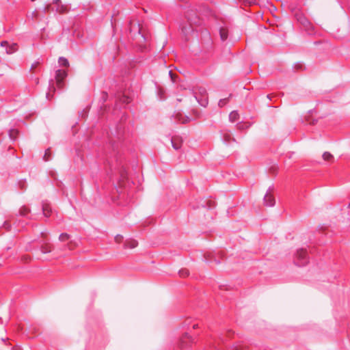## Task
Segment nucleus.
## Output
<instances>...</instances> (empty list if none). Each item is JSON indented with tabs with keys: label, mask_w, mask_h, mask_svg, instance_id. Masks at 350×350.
I'll return each mask as SVG.
<instances>
[{
	"label": "nucleus",
	"mask_w": 350,
	"mask_h": 350,
	"mask_svg": "<svg viewBox=\"0 0 350 350\" xmlns=\"http://www.w3.org/2000/svg\"><path fill=\"white\" fill-rule=\"evenodd\" d=\"M42 211H43V214L46 217H49L51 215V209L48 204H44V205H43V207H42Z\"/></svg>",
	"instance_id": "obj_6"
},
{
	"label": "nucleus",
	"mask_w": 350,
	"mask_h": 350,
	"mask_svg": "<svg viewBox=\"0 0 350 350\" xmlns=\"http://www.w3.org/2000/svg\"><path fill=\"white\" fill-rule=\"evenodd\" d=\"M137 31L139 35H140V27H139V25H138V24H133V25H132L131 27V31Z\"/></svg>",
	"instance_id": "obj_11"
},
{
	"label": "nucleus",
	"mask_w": 350,
	"mask_h": 350,
	"mask_svg": "<svg viewBox=\"0 0 350 350\" xmlns=\"http://www.w3.org/2000/svg\"><path fill=\"white\" fill-rule=\"evenodd\" d=\"M297 257L300 259H304L307 255V252L305 250L301 249L297 251Z\"/></svg>",
	"instance_id": "obj_8"
},
{
	"label": "nucleus",
	"mask_w": 350,
	"mask_h": 350,
	"mask_svg": "<svg viewBox=\"0 0 350 350\" xmlns=\"http://www.w3.org/2000/svg\"><path fill=\"white\" fill-rule=\"evenodd\" d=\"M47 236V232L46 231L41 232V237L45 238Z\"/></svg>",
	"instance_id": "obj_27"
},
{
	"label": "nucleus",
	"mask_w": 350,
	"mask_h": 350,
	"mask_svg": "<svg viewBox=\"0 0 350 350\" xmlns=\"http://www.w3.org/2000/svg\"><path fill=\"white\" fill-rule=\"evenodd\" d=\"M323 158L325 161H331L332 160H333L334 157L329 152H325L323 154Z\"/></svg>",
	"instance_id": "obj_7"
},
{
	"label": "nucleus",
	"mask_w": 350,
	"mask_h": 350,
	"mask_svg": "<svg viewBox=\"0 0 350 350\" xmlns=\"http://www.w3.org/2000/svg\"><path fill=\"white\" fill-rule=\"evenodd\" d=\"M238 113L236 111H232L230 114V119L234 122L237 119Z\"/></svg>",
	"instance_id": "obj_15"
},
{
	"label": "nucleus",
	"mask_w": 350,
	"mask_h": 350,
	"mask_svg": "<svg viewBox=\"0 0 350 350\" xmlns=\"http://www.w3.org/2000/svg\"><path fill=\"white\" fill-rule=\"evenodd\" d=\"M67 10L66 7L62 6L61 9L58 10L59 12H64Z\"/></svg>",
	"instance_id": "obj_25"
},
{
	"label": "nucleus",
	"mask_w": 350,
	"mask_h": 350,
	"mask_svg": "<svg viewBox=\"0 0 350 350\" xmlns=\"http://www.w3.org/2000/svg\"><path fill=\"white\" fill-rule=\"evenodd\" d=\"M264 201L267 206H273L274 204V198L269 193H267L265 195V196L264 198Z\"/></svg>",
	"instance_id": "obj_3"
},
{
	"label": "nucleus",
	"mask_w": 350,
	"mask_h": 350,
	"mask_svg": "<svg viewBox=\"0 0 350 350\" xmlns=\"http://www.w3.org/2000/svg\"><path fill=\"white\" fill-rule=\"evenodd\" d=\"M224 139L226 142H228L230 139V135L228 133H226L224 135Z\"/></svg>",
	"instance_id": "obj_23"
},
{
	"label": "nucleus",
	"mask_w": 350,
	"mask_h": 350,
	"mask_svg": "<svg viewBox=\"0 0 350 350\" xmlns=\"http://www.w3.org/2000/svg\"><path fill=\"white\" fill-rule=\"evenodd\" d=\"M59 62L61 65H62L64 66H66V67L69 66V63H68V59L64 57H59Z\"/></svg>",
	"instance_id": "obj_10"
},
{
	"label": "nucleus",
	"mask_w": 350,
	"mask_h": 350,
	"mask_svg": "<svg viewBox=\"0 0 350 350\" xmlns=\"http://www.w3.org/2000/svg\"><path fill=\"white\" fill-rule=\"evenodd\" d=\"M169 74H170V77H171V79H172V81L173 82H174V81H176V75L175 74H173V73L172 72V71H170V72H169Z\"/></svg>",
	"instance_id": "obj_19"
},
{
	"label": "nucleus",
	"mask_w": 350,
	"mask_h": 350,
	"mask_svg": "<svg viewBox=\"0 0 350 350\" xmlns=\"http://www.w3.org/2000/svg\"><path fill=\"white\" fill-rule=\"evenodd\" d=\"M40 251L42 254H48L52 251V245L49 243H44L40 247Z\"/></svg>",
	"instance_id": "obj_2"
},
{
	"label": "nucleus",
	"mask_w": 350,
	"mask_h": 350,
	"mask_svg": "<svg viewBox=\"0 0 350 350\" xmlns=\"http://www.w3.org/2000/svg\"><path fill=\"white\" fill-rule=\"evenodd\" d=\"M190 340V336L187 334H185L183 337V338L181 340V346L183 347L185 346V344L187 342Z\"/></svg>",
	"instance_id": "obj_13"
},
{
	"label": "nucleus",
	"mask_w": 350,
	"mask_h": 350,
	"mask_svg": "<svg viewBox=\"0 0 350 350\" xmlns=\"http://www.w3.org/2000/svg\"><path fill=\"white\" fill-rule=\"evenodd\" d=\"M199 92L202 94L206 93V90L204 89H201V88L199 90Z\"/></svg>",
	"instance_id": "obj_29"
},
{
	"label": "nucleus",
	"mask_w": 350,
	"mask_h": 350,
	"mask_svg": "<svg viewBox=\"0 0 350 350\" xmlns=\"http://www.w3.org/2000/svg\"><path fill=\"white\" fill-rule=\"evenodd\" d=\"M1 47H4V46H8V42L6 41H3L1 42Z\"/></svg>",
	"instance_id": "obj_26"
},
{
	"label": "nucleus",
	"mask_w": 350,
	"mask_h": 350,
	"mask_svg": "<svg viewBox=\"0 0 350 350\" xmlns=\"http://www.w3.org/2000/svg\"><path fill=\"white\" fill-rule=\"evenodd\" d=\"M49 154H50V150H49V149H48V150H46L45 154H44V159L46 161L48 160V157H49Z\"/></svg>",
	"instance_id": "obj_21"
},
{
	"label": "nucleus",
	"mask_w": 350,
	"mask_h": 350,
	"mask_svg": "<svg viewBox=\"0 0 350 350\" xmlns=\"http://www.w3.org/2000/svg\"><path fill=\"white\" fill-rule=\"evenodd\" d=\"M123 239V237L121 234H118L115 237V241L118 243H120Z\"/></svg>",
	"instance_id": "obj_17"
},
{
	"label": "nucleus",
	"mask_w": 350,
	"mask_h": 350,
	"mask_svg": "<svg viewBox=\"0 0 350 350\" xmlns=\"http://www.w3.org/2000/svg\"><path fill=\"white\" fill-rule=\"evenodd\" d=\"M233 350H243L241 346H235Z\"/></svg>",
	"instance_id": "obj_28"
},
{
	"label": "nucleus",
	"mask_w": 350,
	"mask_h": 350,
	"mask_svg": "<svg viewBox=\"0 0 350 350\" xmlns=\"http://www.w3.org/2000/svg\"><path fill=\"white\" fill-rule=\"evenodd\" d=\"M17 51V46L16 44H13L9 46H7L5 49V53L12 54Z\"/></svg>",
	"instance_id": "obj_4"
},
{
	"label": "nucleus",
	"mask_w": 350,
	"mask_h": 350,
	"mask_svg": "<svg viewBox=\"0 0 350 350\" xmlns=\"http://www.w3.org/2000/svg\"><path fill=\"white\" fill-rule=\"evenodd\" d=\"M137 245H138V243L135 240H131L126 243V246L131 249L136 247L137 246Z\"/></svg>",
	"instance_id": "obj_9"
},
{
	"label": "nucleus",
	"mask_w": 350,
	"mask_h": 350,
	"mask_svg": "<svg viewBox=\"0 0 350 350\" xmlns=\"http://www.w3.org/2000/svg\"><path fill=\"white\" fill-rule=\"evenodd\" d=\"M182 31L185 34V35H187L189 34L191 31H192V27H191V25L189 27H183L182 28Z\"/></svg>",
	"instance_id": "obj_14"
},
{
	"label": "nucleus",
	"mask_w": 350,
	"mask_h": 350,
	"mask_svg": "<svg viewBox=\"0 0 350 350\" xmlns=\"http://www.w3.org/2000/svg\"><path fill=\"white\" fill-rule=\"evenodd\" d=\"M68 247L70 250H72L75 247V244L73 243L72 242H70L68 244Z\"/></svg>",
	"instance_id": "obj_22"
},
{
	"label": "nucleus",
	"mask_w": 350,
	"mask_h": 350,
	"mask_svg": "<svg viewBox=\"0 0 350 350\" xmlns=\"http://www.w3.org/2000/svg\"><path fill=\"white\" fill-rule=\"evenodd\" d=\"M69 235L66 233H62L59 237V240L61 241H66L69 239Z\"/></svg>",
	"instance_id": "obj_12"
},
{
	"label": "nucleus",
	"mask_w": 350,
	"mask_h": 350,
	"mask_svg": "<svg viewBox=\"0 0 350 350\" xmlns=\"http://www.w3.org/2000/svg\"><path fill=\"white\" fill-rule=\"evenodd\" d=\"M120 101L122 103H129L131 101V99L129 97L126 96H122V97L120 98Z\"/></svg>",
	"instance_id": "obj_16"
},
{
	"label": "nucleus",
	"mask_w": 350,
	"mask_h": 350,
	"mask_svg": "<svg viewBox=\"0 0 350 350\" xmlns=\"http://www.w3.org/2000/svg\"><path fill=\"white\" fill-rule=\"evenodd\" d=\"M12 350H20V349H19V348H18V347H14V348L12 349Z\"/></svg>",
	"instance_id": "obj_30"
},
{
	"label": "nucleus",
	"mask_w": 350,
	"mask_h": 350,
	"mask_svg": "<svg viewBox=\"0 0 350 350\" xmlns=\"http://www.w3.org/2000/svg\"><path fill=\"white\" fill-rule=\"evenodd\" d=\"M188 20H189V22L191 23V21H192V19H191L190 17H189V18H188Z\"/></svg>",
	"instance_id": "obj_31"
},
{
	"label": "nucleus",
	"mask_w": 350,
	"mask_h": 350,
	"mask_svg": "<svg viewBox=\"0 0 350 350\" xmlns=\"http://www.w3.org/2000/svg\"><path fill=\"white\" fill-rule=\"evenodd\" d=\"M180 273L181 276H183V277H186L189 274V273L187 270H182L180 272Z\"/></svg>",
	"instance_id": "obj_20"
},
{
	"label": "nucleus",
	"mask_w": 350,
	"mask_h": 350,
	"mask_svg": "<svg viewBox=\"0 0 350 350\" xmlns=\"http://www.w3.org/2000/svg\"><path fill=\"white\" fill-rule=\"evenodd\" d=\"M67 77V72L64 70H57L55 74L56 84L58 88H62L63 81Z\"/></svg>",
	"instance_id": "obj_1"
},
{
	"label": "nucleus",
	"mask_w": 350,
	"mask_h": 350,
	"mask_svg": "<svg viewBox=\"0 0 350 350\" xmlns=\"http://www.w3.org/2000/svg\"><path fill=\"white\" fill-rule=\"evenodd\" d=\"M228 30L226 29V28H221L220 30H219V35H220V38L221 39L224 41L227 39L228 38Z\"/></svg>",
	"instance_id": "obj_5"
},
{
	"label": "nucleus",
	"mask_w": 350,
	"mask_h": 350,
	"mask_svg": "<svg viewBox=\"0 0 350 350\" xmlns=\"http://www.w3.org/2000/svg\"><path fill=\"white\" fill-rule=\"evenodd\" d=\"M29 210L28 208L23 207L21 209V214L23 215H25L27 213H29Z\"/></svg>",
	"instance_id": "obj_18"
},
{
	"label": "nucleus",
	"mask_w": 350,
	"mask_h": 350,
	"mask_svg": "<svg viewBox=\"0 0 350 350\" xmlns=\"http://www.w3.org/2000/svg\"><path fill=\"white\" fill-rule=\"evenodd\" d=\"M173 146L176 150H178L180 148V144H176L174 143V141H172Z\"/></svg>",
	"instance_id": "obj_24"
}]
</instances>
